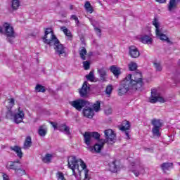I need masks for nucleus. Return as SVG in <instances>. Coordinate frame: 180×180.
<instances>
[{"instance_id":"nucleus-1","label":"nucleus","mask_w":180,"mask_h":180,"mask_svg":"<svg viewBox=\"0 0 180 180\" xmlns=\"http://www.w3.org/2000/svg\"><path fill=\"white\" fill-rule=\"evenodd\" d=\"M15 105V99L14 98H10L8 99V105L6 106V108L8 109L7 113H6V117H13L14 122L17 124L22 123V121L23 120V111H19V112L13 115V112H12V108Z\"/></svg>"},{"instance_id":"nucleus-2","label":"nucleus","mask_w":180,"mask_h":180,"mask_svg":"<svg viewBox=\"0 0 180 180\" xmlns=\"http://www.w3.org/2000/svg\"><path fill=\"white\" fill-rule=\"evenodd\" d=\"M126 78L128 81L131 82V84L134 88H136V90L140 89L144 85V82H143V75L140 70H136L132 75L129 74Z\"/></svg>"},{"instance_id":"nucleus-3","label":"nucleus","mask_w":180,"mask_h":180,"mask_svg":"<svg viewBox=\"0 0 180 180\" xmlns=\"http://www.w3.org/2000/svg\"><path fill=\"white\" fill-rule=\"evenodd\" d=\"M129 91H137L136 88L132 85L130 80H128L126 77L121 82L120 88L118 89V95L120 96H123L125 94H127Z\"/></svg>"},{"instance_id":"nucleus-4","label":"nucleus","mask_w":180,"mask_h":180,"mask_svg":"<svg viewBox=\"0 0 180 180\" xmlns=\"http://www.w3.org/2000/svg\"><path fill=\"white\" fill-rule=\"evenodd\" d=\"M152 25L155 26L156 36H158L160 40L172 44V42H171L169 38H168V37H167V35L165 34H162V28H161V24L160 23V21H158V18H154L153 20L152 21Z\"/></svg>"},{"instance_id":"nucleus-5","label":"nucleus","mask_w":180,"mask_h":180,"mask_svg":"<svg viewBox=\"0 0 180 180\" xmlns=\"http://www.w3.org/2000/svg\"><path fill=\"white\" fill-rule=\"evenodd\" d=\"M7 168L15 171L18 176H22V172L23 170L22 169V163H20L19 160L11 162L7 165Z\"/></svg>"},{"instance_id":"nucleus-6","label":"nucleus","mask_w":180,"mask_h":180,"mask_svg":"<svg viewBox=\"0 0 180 180\" xmlns=\"http://www.w3.org/2000/svg\"><path fill=\"white\" fill-rule=\"evenodd\" d=\"M105 139H101L103 143H116V134L110 129L104 131Z\"/></svg>"},{"instance_id":"nucleus-7","label":"nucleus","mask_w":180,"mask_h":180,"mask_svg":"<svg viewBox=\"0 0 180 180\" xmlns=\"http://www.w3.org/2000/svg\"><path fill=\"white\" fill-rule=\"evenodd\" d=\"M68 167L72 171L73 175H75V169L79 171V165L78 164V160L75 156H70L68 158Z\"/></svg>"},{"instance_id":"nucleus-8","label":"nucleus","mask_w":180,"mask_h":180,"mask_svg":"<svg viewBox=\"0 0 180 180\" xmlns=\"http://www.w3.org/2000/svg\"><path fill=\"white\" fill-rule=\"evenodd\" d=\"M69 103L72 108H75L76 110L81 112L82 108H85V106L88 105V101L84 99H77L73 101H70Z\"/></svg>"},{"instance_id":"nucleus-9","label":"nucleus","mask_w":180,"mask_h":180,"mask_svg":"<svg viewBox=\"0 0 180 180\" xmlns=\"http://www.w3.org/2000/svg\"><path fill=\"white\" fill-rule=\"evenodd\" d=\"M3 26L5 28V34L6 37L9 38V43H13V40L11 39L12 37H15V30H13V27L11 26V24L8 22H4Z\"/></svg>"},{"instance_id":"nucleus-10","label":"nucleus","mask_w":180,"mask_h":180,"mask_svg":"<svg viewBox=\"0 0 180 180\" xmlns=\"http://www.w3.org/2000/svg\"><path fill=\"white\" fill-rule=\"evenodd\" d=\"M104 146V142L102 141V139H100L98 143H95L94 146L86 147V149L91 153H101Z\"/></svg>"},{"instance_id":"nucleus-11","label":"nucleus","mask_w":180,"mask_h":180,"mask_svg":"<svg viewBox=\"0 0 180 180\" xmlns=\"http://www.w3.org/2000/svg\"><path fill=\"white\" fill-rule=\"evenodd\" d=\"M45 44H48V46H53V49L60 43V40L56 37L54 34V32H51V37H50L49 39H45L43 41Z\"/></svg>"},{"instance_id":"nucleus-12","label":"nucleus","mask_w":180,"mask_h":180,"mask_svg":"<svg viewBox=\"0 0 180 180\" xmlns=\"http://www.w3.org/2000/svg\"><path fill=\"white\" fill-rule=\"evenodd\" d=\"M91 89V85L88 84V82H84L82 88L79 89V95L81 98H88V92Z\"/></svg>"},{"instance_id":"nucleus-13","label":"nucleus","mask_w":180,"mask_h":180,"mask_svg":"<svg viewBox=\"0 0 180 180\" xmlns=\"http://www.w3.org/2000/svg\"><path fill=\"white\" fill-rule=\"evenodd\" d=\"M97 72L100 77V81H101V82H106L108 79V69L105 67H102L97 69Z\"/></svg>"},{"instance_id":"nucleus-14","label":"nucleus","mask_w":180,"mask_h":180,"mask_svg":"<svg viewBox=\"0 0 180 180\" xmlns=\"http://www.w3.org/2000/svg\"><path fill=\"white\" fill-rule=\"evenodd\" d=\"M157 102H160V103H164L165 102V100L164 98L157 96V94L155 91H151V96L150 98V103H157Z\"/></svg>"},{"instance_id":"nucleus-15","label":"nucleus","mask_w":180,"mask_h":180,"mask_svg":"<svg viewBox=\"0 0 180 180\" xmlns=\"http://www.w3.org/2000/svg\"><path fill=\"white\" fill-rule=\"evenodd\" d=\"M129 55L131 58H139L140 57V51L136 46H130L129 47Z\"/></svg>"},{"instance_id":"nucleus-16","label":"nucleus","mask_w":180,"mask_h":180,"mask_svg":"<svg viewBox=\"0 0 180 180\" xmlns=\"http://www.w3.org/2000/svg\"><path fill=\"white\" fill-rule=\"evenodd\" d=\"M123 124L124 125L120 128V130H121V131H124V133L127 137V139L129 140L130 139V134L127 130H130V122L129 121H124Z\"/></svg>"},{"instance_id":"nucleus-17","label":"nucleus","mask_w":180,"mask_h":180,"mask_svg":"<svg viewBox=\"0 0 180 180\" xmlns=\"http://www.w3.org/2000/svg\"><path fill=\"white\" fill-rule=\"evenodd\" d=\"M55 53L59 56V57H61L63 54H65V47H64V45L59 42L54 48Z\"/></svg>"},{"instance_id":"nucleus-18","label":"nucleus","mask_w":180,"mask_h":180,"mask_svg":"<svg viewBox=\"0 0 180 180\" xmlns=\"http://www.w3.org/2000/svg\"><path fill=\"white\" fill-rule=\"evenodd\" d=\"M83 115L88 119H92V117H94V115H95L94 108L85 105V108L83 109Z\"/></svg>"},{"instance_id":"nucleus-19","label":"nucleus","mask_w":180,"mask_h":180,"mask_svg":"<svg viewBox=\"0 0 180 180\" xmlns=\"http://www.w3.org/2000/svg\"><path fill=\"white\" fill-rule=\"evenodd\" d=\"M84 143L87 146V147H91V145L94 143V139L89 134V131H86L84 134Z\"/></svg>"},{"instance_id":"nucleus-20","label":"nucleus","mask_w":180,"mask_h":180,"mask_svg":"<svg viewBox=\"0 0 180 180\" xmlns=\"http://www.w3.org/2000/svg\"><path fill=\"white\" fill-rule=\"evenodd\" d=\"M58 130H59V131L65 133V134H67L68 136H70V134H71V132H70V127L67 126V124H59L58 126Z\"/></svg>"},{"instance_id":"nucleus-21","label":"nucleus","mask_w":180,"mask_h":180,"mask_svg":"<svg viewBox=\"0 0 180 180\" xmlns=\"http://www.w3.org/2000/svg\"><path fill=\"white\" fill-rule=\"evenodd\" d=\"M32 146H33V142L32 141V136H28L25 139L23 150H29V148H30Z\"/></svg>"},{"instance_id":"nucleus-22","label":"nucleus","mask_w":180,"mask_h":180,"mask_svg":"<svg viewBox=\"0 0 180 180\" xmlns=\"http://www.w3.org/2000/svg\"><path fill=\"white\" fill-rule=\"evenodd\" d=\"M176 1L179 0H169V4L167 5V9L169 12H174V11L176 9Z\"/></svg>"},{"instance_id":"nucleus-23","label":"nucleus","mask_w":180,"mask_h":180,"mask_svg":"<svg viewBox=\"0 0 180 180\" xmlns=\"http://www.w3.org/2000/svg\"><path fill=\"white\" fill-rule=\"evenodd\" d=\"M10 150H11V151H14V153H16L19 158H22L23 153H22V148H20V147L18 146H11Z\"/></svg>"},{"instance_id":"nucleus-24","label":"nucleus","mask_w":180,"mask_h":180,"mask_svg":"<svg viewBox=\"0 0 180 180\" xmlns=\"http://www.w3.org/2000/svg\"><path fill=\"white\" fill-rule=\"evenodd\" d=\"M131 165V172H133L135 176H139V175H140V172L139 170L140 169V166L136 165L134 162H132Z\"/></svg>"},{"instance_id":"nucleus-25","label":"nucleus","mask_w":180,"mask_h":180,"mask_svg":"<svg viewBox=\"0 0 180 180\" xmlns=\"http://www.w3.org/2000/svg\"><path fill=\"white\" fill-rule=\"evenodd\" d=\"M110 71L112 72L113 75L116 77V78H119V76L120 74H122V72L120 71V68L115 67V65H112L110 68Z\"/></svg>"},{"instance_id":"nucleus-26","label":"nucleus","mask_w":180,"mask_h":180,"mask_svg":"<svg viewBox=\"0 0 180 180\" xmlns=\"http://www.w3.org/2000/svg\"><path fill=\"white\" fill-rule=\"evenodd\" d=\"M141 41L143 44H151L153 39L148 35H143L141 37Z\"/></svg>"},{"instance_id":"nucleus-27","label":"nucleus","mask_w":180,"mask_h":180,"mask_svg":"<svg viewBox=\"0 0 180 180\" xmlns=\"http://www.w3.org/2000/svg\"><path fill=\"white\" fill-rule=\"evenodd\" d=\"M86 53L87 51L85 47L82 46L79 49V54L82 60H83V61H84V60H86V57L85 56H86Z\"/></svg>"},{"instance_id":"nucleus-28","label":"nucleus","mask_w":180,"mask_h":180,"mask_svg":"<svg viewBox=\"0 0 180 180\" xmlns=\"http://www.w3.org/2000/svg\"><path fill=\"white\" fill-rule=\"evenodd\" d=\"M38 133L39 136L41 137H44L47 134V128L46 127V125H41L39 127V129L38 130Z\"/></svg>"},{"instance_id":"nucleus-29","label":"nucleus","mask_w":180,"mask_h":180,"mask_svg":"<svg viewBox=\"0 0 180 180\" xmlns=\"http://www.w3.org/2000/svg\"><path fill=\"white\" fill-rule=\"evenodd\" d=\"M60 30H62V32H63V33H64V34H65V36L69 37L70 40H71V39H72V35L71 34V31H70V30H68L67 28V27H61Z\"/></svg>"},{"instance_id":"nucleus-30","label":"nucleus","mask_w":180,"mask_h":180,"mask_svg":"<svg viewBox=\"0 0 180 180\" xmlns=\"http://www.w3.org/2000/svg\"><path fill=\"white\" fill-rule=\"evenodd\" d=\"M151 124L153 125V127L161 128L162 127V123L160 120L153 119L151 121Z\"/></svg>"},{"instance_id":"nucleus-31","label":"nucleus","mask_w":180,"mask_h":180,"mask_svg":"<svg viewBox=\"0 0 180 180\" xmlns=\"http://www.w3.org/2000/svg\"><path fill=\"white\" fill-rule=\"evenodd\" d=\"M110 171L111 172H117L119 171V166L116 165V161H113L110 164Z\"/></svg>"},{"instance_id":"nucleus-32","label":"nucleus","mask_w":180,"mask_h":180,"mask_svg":"<svg viewBox=\"0 0 180 180\" xmlns=\"http://www.w3.org/2000/svg\"><path fill=\"white\" fill-rule=\"evenodd\" d=\"M172 165H173L172 163L165 162L161 165V168L162 171H168L169 168H172Z\"/></svg>"},{"instance_id":"nucleus-33","label":"nucleus","mask_w":180,"mask_h":180,"mask_svg":"<svg viewBox=\"0 0 180 180\" xmlns=\"http://www.w3.org/2000/svg\"><path fill=\"white\" fill-rule=\"evenodd\" d=\"M84 8L86 12H89V13H92V12H94V8H92V6H91V3L89 1H86Z\"/></svg>"},{"instance_id":"nucleus-34","label":"nucleus","mask_w":180,"mask_h":180,"mask_svg":"<svg viewBox=\"0 0 180 180\" xmlns=\"http://www.w3.org/2000/svg\"><path fill=\"white\" fill-rule=\"evenodd\" d=\"M153 65H154L155 71H157V72H161V71H162V65H161V63L154 62Z\"/></svg>"},{"instance_id":"nucleus-35","label":"nucleus","mask_w":180,"mask_h":180,"mask_svg":"<svg viewBox=\"0 0 180 180\" xmlns=\"http://www.w3.org/2000/svg\"><path fill=\"white\" fill-rule=\"evenodd\" d=\"M160 129L161 128H158L157 127H153L152 129V133L153 136H156V137H161V133H160Z\"/></svg>"},{"instance_id":"nucleus-36","label":"nucleus","mask_w":180,"mask_h":180,"mask_svg":"<svg viewBox=\"0 0 180 180\" xmlns=\"http://www.w3.org/2000/svg\"><path fill=\"white\" fill-rule=\"evenodd\" d=\"M20 6V2L19 1V0H12L11 6L13 9L16 11V9H18V8H19Z\"/></svg>"},{"instance_id":"nucleus-37","label":"nucleus","mask_w":180,"mask_h":180,"mask_svg":"<svg viewBox=\"0 0 180 180\" xmlns=\"http://www.w3.org/2000/svg\"><path fill=\"white\" fill-rule=\"evenodd\" d=\"M86 78L87 81H91V82H94L95 79V75H94V71H91L89 75H86Z\"/></svg>"},{"instance_id":"nucleus-38","label":"nucleus","mask_w":180,"mask_h":180,"mask_svg":"<svg viewBox=\"0 0 180 180\" xmlns=\"http://www.w3.org/2000/svg\"><path fill=\"white\" fill-rule=\"evenodd\" d=\"M51 33H53V31L51 30V28H46L45 30V34L44 37H42L43 41L46 39H47V36L51 34Z\"/></svg>"},{"instance_id":"nucleus-39","label":"nucleus","mask_w":180,"mask_h":180,"mask_svg":"<svg viewBox=\"0 0 180 180\" xmlns=\"http://www.w3.org/2000/svg\"><path fill=\"white\" fill-rule=\"evenodd\" d=\"M93 108L95 112H99V110H101V101H96V103L93 105Z\"/></svg>"},{"instance_id":"nucleus-40","label":"nucleus","mask_w":180,"mask_h":180,"mask_svg":"<svg viewBox=\"0 0 180 180\" xmlns=\"http://www.w3.org/2000/svg\"><path fill=\"white\" fill-rule=\"evenodd\" d=\"M51 154L48 153L46 155L44 158H42L43 162H45V164H47V162H50L51 161Z\"/></svg>"},{"instance_id":"nucleus-41","label":"nucleus","mask_w":180,"mask_h":180,"mask_svg":"<svg viewBox=\"0 0 180 180\" xmlns=\"http://www.w3.org/2000/svg\"><path fill=\"white\" fill-rule=\"evenodd\" d=\"M129 71H136V70H137V63L134 62H131L129 64Z\"/></svg>"},{"instance_id":"nucleus-42","label":"nucleus","mask_w":180,"mask_h":180,"mask_svg":"<svg viewBox=\"0 0 180 180\" xmlns=\"http://www.w3.org/2000/svg\"><path fill=\"white\" fill-rule=\"evenodd\" d=\"M35 91L37 92H46V89L44 88V86L41 84H37L35 87Z\"/></svg>"},{"instance_id":"nucleus-43","label":"nucleus","mask_w":180,"mask_h":180,"mask_svg":"<svg viewBox=\"0 0 180 180\" xmlns=\"http://www.w3.org/2000/svg\"><path fill=\"white\" fill-rule=\"evenodd\" d=\"M91 138L95 139L96 140H99L101 139V134L96 131L89 132Z\"/></svg>"},{"instance_id":"nucleus-44","label":"nucleus","mask_w":180,"mask_h":180,"mask_svg":"<svg viewBox=\"0 0 180 180\" xmlns=\"http://www.w3.org/2000/svg\"><path fill=\"white\" fill-rule=\"evenodd\" d=\"M83 65H84V68L86 71L89 70V68H91V63L88 60L84 61Z\"/></svg>"},{"instance_id":"nucleus-45","label":"nucleus","mask_w":180,"mask_h":180,"mask_svg":"<svg viewBox=\"0 0 180 180\" xmlns=\"http://www.w3.org/2000/svg\"><path fill=\"white\" fill-rule=\"evenodd\" d=\"M56 176L58 180H65V178L64 177V174L61 172H58L56 173Z\"/></svg>"},{"instance_id":"nucleus-46","label":"nucleus","mask_w":180,"mask_h":180,"mask_svg":"<svg viewBox=\"0 0 180 180\" xmlns=\"http://www.w3.org/2000/svg\"><path fill=\"white\" fill-rule=\"evenodd\" d=\"M94 27L97 36H98V37H101V36H102V30L100 28L96 27V25H94Z\"/></svg>"},{"instance_id":"nucleus-47","label":"nucleus","mask_w":180,"mask_h":180,"mask_svg":"<svg viewBox=\"0 0 180 180\" xmlns=\"http://www.w3.org/2000/svg\"><path fill=\"white\" fill-rule=\"evenodd\" d=\"M112 91H113V87L112 86V84H110L106 87L105 89L107 95H110V94H112Z\"/></svg>"},{"instance_id":"nucleus-48","label":"nucleus","mask_w":180,"mask_h":180,"mask_svg":"<svg viewBox=\"0 0 180 180\" xmlns=\"http://www.w3.org/2000/svg\"><path fill=\"white\" fill-rule=\"evenodd\" d=\"M50 124L53 127L55 130H58V124L57 122H53L49 121Z\"/></svg>"},{"instance_id":"nucleus-49","label":"nucleus","mask_w":180,"mask_h":180,"mask_svg":"<svg viewBox=\"0 0 180 180\" xmlns=\"http://www.w3.org/2000/svg\"><path fill=\"white\" fill-rule=\"evenodd\" d=\"M89 170L85 169L84 170V179L83 180H89Z\"/></svg>"},{"instance_id":"nucleus-50","label":"nucleus","mask_w":180,"mask_h":180,"mask_svg":"<svg viewBox=\"0 0 180 180\" xmlns=\"http://www.w3.org/2000/svg\"><path fill=\"white\" fill-rule=\"evenodd\" d=\"M79 161H80V166L82 167V169H86V165L85 164L84 160L80 159Z\"/></svg>"},{"instance_id":"nucleus-51","label":"nucleus","mask_w":180,"mask_h":180,"mask_svg":"<svg viewBox=\"0 0 180 180\" xmlns=\"http://www.w3.org/2000/svg\"><path fill=\"white\" fill-rule=\"evenodd\" d=\"M23 174H24V180H32L30 176H29L28 174H26V171H23Z\"/></svg>"},{"instance_id":"nucleus-52","label":"nucleus","mask_w":180,"mask_h":180,"mask_svg":"<svg viewBox=\"0 0 180 180\" xmlns=\"http://www.w3.org/2000/svg\"><path fill=\"white\" fill-rule=\"evenodd\" d=\"M112 108H108L107 110H105V113L107 115H112Z\"/></svg>"},{"instance_id":"nucleus-53","label":"nucleus","mask_w":180,"mask_h":180,"mask_svg":"<svg viewBox=\"0 0 180 180\" xmlns=\"http://www.w3.org/2000/svg\"><path fill=\"white\" fill-rule=\"evenodd\" d=\"M3 180H9V176L5 173H3Z\"/></svg>"},{"instance_id":"nucleus-54","label":"nucleus","mask_w":180,"mask_h":180,"mask_svg":"<svg viewBox=\"0 0 180 180\" xmlns=\"http://www.w3.org/2000/svg\"><path fill=\"white\" fill-rule=\"evenodd\" d=\"M156 2H159V4H165L167 0H155Z\"/></svg>"},{"instance_id":"nucleus-55","label":"nucleus","mask_w":180,"mask_h":180,"mask_svg":"<svg viewBox=\"0 0 180 180\" xmlns=\"http://www.w3.org/2000/svg\"><path fill=\"white\" fill-rule=\"evenodd\" d=\"M77 18H78V17H77V15H71V18L73 19V20H75L77 19Z\"/></svg>"},{"instance_id":"nucleus-56","label":"nucleus","mask_w":180,"mask_h":180,"mask_svg":"<svg viewBox=\"0 0 180 180\" xmlns=\"http://www.w3.org/2000/svg\"><path fill=\"white\" fill-rule=\"evenodd\" d=\"M75 23H76L77 26H78V23H79V20H78V17L76 18V19L75 20Z\"/></svg>"},{"instance_id":"nucleus-57","label":"nucleus","mask_w":180,"mask_h":180,"mask_svg":"<svg viewBox=\"0 0 180 180\" xmlns=\"http://www.w3.org/2000/svg\"><path fill=\"white\" fill-rule=\"evenodd\" d=\"M147 150H148V151H150V153H153V148H147Z\"/></svg>"},{"instance_id":"nucleus-58","label":"nucleus","mask_w":180,"mask_h":180,"mask_svg":"<svg viewBox=\"0 0 180 180\" xmlns=\"http://www.w3.org/2000/svg\"><path fill=\"white\" fill-rule=\"evenodd\" d=\"M0 33H4V29L2 27H0Z\"/></svg>"},{"instance_id":"nucleus-59","label":"nucleus","mask_w":180,"mask_h":180,"mask_svg":"<svg viewBox=\"0 0 180 180\" xmlns=\"http://www.w3.org/2000/svg\"><path fill=\"white\" fill-rule=\"evenodd\" d=\"M70 11H72V9H74V6H73V5H71V6H70Z\"/></svg>"},{"instance_id":"nucleus-60","label":"nucleus","mask_w":180,"mask_h":180,"mask_svg":"<svg viewBox=\"0 0 180 180\" xmlns=\"http://www.w3.org/2000/svg\"><path fill=\"white\" fill-rule=\"evenodd\" d=\"M91 25L93 27L95 26V24H94V22H91Z\"/></svg>"},{"instance_id":"nucleus-61","label":"nucleus","mask_w":180,"mask_h":180,"mask_svg":"<svg viewBox=\"0 0 180 180\" xmlns=\"http://www.w3.org/2000/svg\"><path fill=\"white\" fill-rule=\"evenodd\" d=\"M32 36H36V35H34V34H32Z\"/></svg>"}]
</instances>
